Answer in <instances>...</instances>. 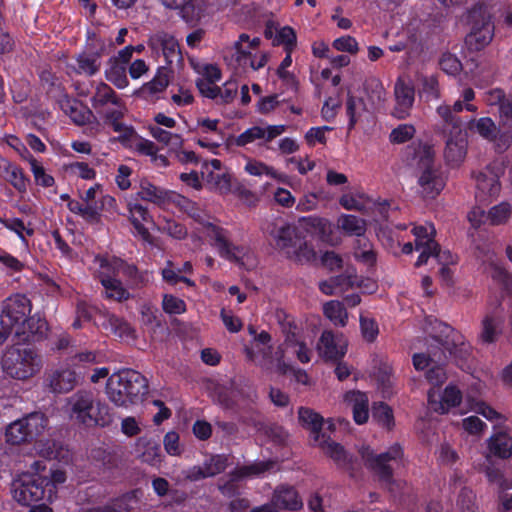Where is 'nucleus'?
<instances>
[{
  "instance_id": "obj_1",
  "label": "nucleus",
  "mask_w": 512,
  "mask_h": 512,
  "mask_svg": "<svg viewBox=\"0 0 512 512\" xmlns=\"http://www.w3.org/2000/svg\"><path fill=\"white\" fill-rule=\"evenodd\" d=\"M172 202L206 229L207 236L213 241V246L221 257L234 261L239 265H245V261L250 258V250L245 246H237L231 243L227 238L226 232L213 224L211 216L204 209L197 203L179 194L174 195Z\"/></svg>"
},
{
  "instance_id": "obj_2",
  "label": "nucleus",
  "mask_w": 512,
  "mask_h": 512,
  "mask_svg": "<svg viewBox=\"0 0 512 512\" xmlns=\"http://www.w3.org/2000/svg\"><path fill=\"white\" fill-rule=\"evenodd\" d=\"M69 419L86 427H105L112 423L110 407L90 389H80L73 393L65 406Z\"/></svg>"
},
{
  "instance_id": "obj_3",
  "label": "nucleus",
  "mask_w": 512,
  "mask_h": 512,
  "mask_svg": "<svg viewBox=\"0 0 512 512\" xmlns=\"http://www.w3.org/2000/svg\"><path fill=\"white\" fill-rule=\"evenodd\" d=\"M105 394L114 406L128 408L148 394V381L136 370L123 369L108 377Z\"/></svg>"
},
{
  "instance_id": "obj_4",
  "label": "nucleus",
  "mask_w": 512,
  "mask_h": 512,
  "mask_svg": "<svg viewBox=\"0 0 512 512\" xmlns=\"http://www.w3.org/2000/svg\"><path fill=\"white\" fill-rule=\"evenodd\" d=\"M260 39L250 38L246 33L239 35L237 41L223 49V58L232 69L242 73L249 69L256 71L263 68L268 62L265 53H258Z\"/></svg>"
},
{
  "instance_id": "obj_5",
  "label": "nucleus",
  "mask_w": 512,
  "mask_h": 512,
  "mask_svg": "<svg viewBox=\"0 0 512 512\" xmlns=\"http://www.w3.org/2000/svg\"><path fill=\"white\" fill-rule=\"evenodd\" d=\"M41 356L31 348L12 346L5 350L1 359L3 373L15 380H27L42 369Z\"/></svg>"
},
{
  "instance_id": "obj_6",
  "label": "nucleus",
  "mask_w": 512,
  "mask_h": 512,
  "mask_svg": "<svg viewBox=\"0 0 512 512\" xmlns=\"http://www.w3.org/2000/svg\"><path fill=\"white\" fill-rule=\"evenodd\" d=\"M436 112L443 122V131L447 134L444 157L448 163L458 165L467 152V138L462 130L461 119L452 115L449 105H440Z\"/></svg>"
},
{
  "instance_id": "obj_7",
  "label": "nucleus",
  "mask_w": 512,
  "mask_h": 512,
  "mask_svg": "<svg viewBox=\"0 0 512 512\" xmlns=\"http://www.w3.org/2000/svg\"><path fill=\"white\" fill-rule=\"evenodd\" d=\"M31 302L24 294H14L8 297L2 305L0 326L13 329L15 336L35 333L32 328L33 319L29 318Z\"/></svg>"
},
{
  "instance_id": "obj_8",
  "label": "nucleus",
  "mask_w": 512,
  "mask_h": 512,
  "mask_svg": "<svg viewBox=\"0 0 512 512\" xmlns=\"http://www.w3.org/2000/svg\"><path fill=\"white\" fill-rule=\"evenodd\" d=\"M48 427V418L41 412H32L10 423L5 429V441L10 445L31 442Z\"/></svg>"
},
{
  "instance_id": "obj_9",
  "label": "nucleus",
  "mask_w": 512,
  "mask_h": 512,
  "mask_svg": "<svg viewBox=\"0 0 512 512\" xmlns=\"http://www.w3.org/2000/svg\"><path fill=\"white\" fill-rule=\"evenodd\" d=\"M323 219L316 217H304L298 221V225L294 224H282L280 226H274L270 231L269 235L275 242L278 249L282 250L287 257L291 256V252H295V246L298 245L300 238V228L308 226L320 227L323 225Z\"/></svg>"
},
{
  "instance_id": "obj_10",
  "label": "nucleus",
  "mask_w": 512,
  "mask_h": 512,
  "mask_svg": "<svg viewBox=\"0 0 512 512\" xmlns=\"http://www.w3.org/2000/svg\"><path fill=\"white\" fill-rule=\"evenodd\" d=\"M434 152L429 146H421L415 156L418 166L422 170L418 183L425 197L434 198L444 187L443 179L433 168Z\"/></svg>"
},
{
  "instance_id": "obj_11",
  "label": "nucleus",
  "mask_w": 512,
  "mask_h": 512,
  "mask_svg": "<svg viewBox=\"0 0 512 512\" xmlns=\"http://www.w3.org/2000/svg\"><path fill=\"white\" fill-rule=\"evenodd\" d=\"M415 236V249L420 251V255L416 261V266L427 263L429 257H435L440 263H452V255L447 252H441L438 244L434 241L435 228L432 224L425 226H417L412 230Z\"/></svg>"
},
{
  "instance_id": "obj_12",
  "label": "nucleus",
  "mask_w": 512,
  "mask_h": 512,
  "mask_svg": "<svg viewBox=\"0 0 512 512\" xmlns=\"http://www.w3.org/2000/svg\"><path fill=\"white\" fill-rule=\"evenodd\" d=\"M42 476L22 474L13 480L11 493L13 499L21 505H30L41 500L48 501V492Z\"/></svg>"
},
{
  "instance_id": "obj_13",
  "label": "nucleus",
  "mask_w": 512,
  "mask_h": 512,
  "mask_svg": "<svg viewBox=\"0 0 512 512\" xmlns=\"http://www.w3.org/2000/svg\"><path fill=\"white\" fill-rule=\"evenodd\" d=\"M83 376V371L72 367L67 361L45 373L44 385L54 394H65L77 387L81 383Z\"/></svg>"
},
{
  "instance_id": "obj_14",
  "label": "nucleus",
  "mask_w": 512,
  "mask_h": 512,
  "mask_svg": "<svg viewBox=\"0 0 512 512\" xmlns=\"http://www.w3.org/2000/svg\"><path fill=\"white\" fill-rule=\"evenodd\" d=\"M471 31L466 37L467 45L473 50H481L487 46L494 35V26L490 15L482 6L470 12Z\"/></svg>"
},
{
  "instance_id": "obj_15",
  "label": "nucleus",
  "mask_w": 512,
  "mask_h": 512,
  "mask_svg": "<svg viewBox=\"0 0 512 512\" xmlns=\"http://www.w3.org/2000/svg\"><path fill=\"white\" fill-rule=\"evenodd\" d=\"M359 453L364 464L378 474L381 480L386 482L390 481L392 475L388 462L396 461L403 455L402 448L398 444L391 446L387 452L378 455H375L374 452L366 446H362Z\"/></svg>"
},
{
  "instance_id": "obj_16",
  "label": "nucleus",
  "mask_w": 512,
  "mask_h": 512,
  "mask_svg": "<svg viewBox=\"0 0 512 512\" xmlns=\"http://www.w3.org/2000/svg\"><path fill=\"white\" fill-rule=\"evenodd\" d=\"M148 46L156 56H163L169 65L182 60L178 41L167 32L157 31L150 35Z\"/></svg>"
},
{
  "instance_id": "obj_17",
  "label": "nucleus",
  "mask_w": 512,
  "mask_h": 512,
  "mask_svg": "<svg viewBox=\"0 0 512 512\" xmlns=\"http://www.w3.org/2000/svg\"><path fill=\"white\" fill-rule=\"evenodd\" d=\"M395 106L393 115L398 119H405L410 115L414 101L415 90L413 83L404 77H399L394 85Z\"/></svg>"
},
{
  "instance_id": "obj_18",
  "label": "nucleus",
  "mask_w": 512,
  "mask_h": 512,
  "mask_svg": "<svg viewBox=\"0 0 512 512\" xmlns=\"http://www.w3.org/2000/svg\"><path fill=\"white\" fill-rule=\"evenodd\" d=\"M202 177L212 190L221 194H226L231 190V175L222 168V163L218 159L205 163Z\"/></svg>"
},
{
  "instance_id": "obj_19",
  "label": "nucleus",
  "mask_w": 512,
  "mask_h": 512,
  "mask_svg": "<svg viewBox=\"0 0 512 512\" xmlns=\"http://www.w3.org/2000/svg\"><path fill=\"white\" fill-rule=\"evenodd\" d=\"M285 131V125L253 126L238 135L235 139V144L240 147L256 141H260L262 144H267L283 134Z\"/></svg>"
},
{
  "instance_id": "obj_20",
  "label": "nucleus",
  "mask_w": 512,
  "mask_h": 512,
  "mask_svg": "<svg viewBox=\"0 0 512 512\" xmlns=\"http://www.w3.org/2000/svg\"><path fill=\"white\" fill-rule=\"evenodd\" d=\"M470 129L488 141H497L499 149L506 150L512 143V129L497 138L498 128L490 117H482L470 122Z\"/></svg>"
},
{
  "instance_id": "obj_21",
  "label": "nucleus",
  "mask_w": 512,
  "mask_h": 512,
  "mask_svg": "<svg viewBox=\"0 0 512 512\" xmlns=\"http://www.w3.org/2000/svg\"><path fill=\"white\" fill-rule=\"evenodd\" d=\"M462 393L454 385H448L443 393L435 389L428 392V403L430 408L440 414L447 413L451 408L461 403Z\"/></svg>"
},
{
  "instance_id": "obj_22",
  "label": "nucleus",
  "mask_w": 512,
  "mask_h": 512,
  "mask_svg": "<svg viewBox=\"0 0 512 512\" xmlns=\"http://www.w3.org/2000/svg\"><path fill=\"white\" fill-rule=\"evenodd\" d=\"M347 343L341 335H335L331 331H324L317 344L319 354L326 360L336 361L346 353Z\"/></svg>"
},
{
  "instance_id": "obj_23",
  "label": "nucleus",
  "mask_w": 512,
  "mask_h": 512,
  "mask_svg": "<svg viewBox=\"0 0 512 512\" xmlns=\"http://www.w3.org/2000/svg\"><path fill=\"white\" fill-rule=\"evenodd\" d=\"M96 112L103 118L106 124L112 126L115 132L123 133L125 137L133 133L131 128L120 121L126 112V106L121 99L117 101V104L105 106Z\"/></svg>"
},
{
  "instance_id": "obj_24",
  "label": "nucleus",
  "mask_w": 512,
  "mask_h": 512,
  "mask_svg": "<svg viewBox=\"0 0 512 512\" xmlns=\"http://www.w3.org/2000/svg\"><path fill=\"white\" fill-rule=\"evenodd\" d=\"M95 263L99 266V268L107 269L113 274L122 273L123 275L131 278L135 285H138L145 280V275L140 274L134 265L126 264L121 259H108L98 256L95 258Z\"/></svg>"
},
{
  "instance_id": "obj_25",
  "label": "nucleus",
  "mask_w": 512,
  "mask_h": 512,
  "mask_svg": "<svg viewBox=\"0 0 512 512\" xmlns=\"http://www.w3.org/2000/svg\"><path fill=\"white\" fill-rule=\"evenodd\" d=\"M489 453L485 456L489 462L491 456L507 459L512 455V437L504 430L495 432L487 440Z\"/></svg>"
},
{
  "instance_id": "obj_26",
  "label": "nucleus",
  "mask_w": 512,
  "mask_h": 512,
  "mask_svg": "<svg viewBox=\"0 0 512 512\" xmlns=\"http://www.w3.org/2000/svg\"><path fill=\"white\" fill-rule=\"evenodd\" d=\"M129 219L136 233L141 239L149 244L153 243V237L143 222L151 221V216L146 207L139 203H128Z\"/></svg>"
},
{
  "instance_id": "obj_27",
  "label": "nucleus",
  "mask_w": 512,
  "mask_h": 512,
  "mask_svg": "<svg viewBox=\"0 0 512 512\" xmlns=\"http://www.w3.org/2000/svg\"><path fill=\"white\" fill-rule=\"evenodd\" d=\"M113 274L107 269L99 268L98 277L105 289V297L116 301H124L129 299V292L123 287L122 283L115 278Z\"/></svg>"
},
{
  "instance_id": "obj_28",
  "label": "nucleus",
  "mask_w": 512,
  "mask_h": 512,
  "mask_svg": "<svg viewBox=\"0 0 512 512\" xmlns=\"http://www.w3.org/2000/svg\"><path fill=\"white\" fill-rule=\"evenodd\" d=\"M345 404L351 408L354 421L361 425L369 418L368 397L360 391H350L344 396Z\"/></svg>"
},
{
  "instance_id": "obj_29",
  "label": "nucleus",
  "mask_w": 512,
  "mask_h": 512,
  "mask_svg": "<svg viewBox=\"0 0 512 512\" xmlns=\"http://www.w3.org/2000/svg\"><path fill=\"white\" fill-rule=\"evenodd\" d=\"M100 55L79 54L72 62L68 63V73H76L80 75L93 76L100 70Z\"/></svg>"
},
{
  "instance_id": "obj_30",
  "label": "nucleus",
  "mask_w": 512,
  "mask_h": 512,
  "mask_svg": "<svg viewBox=\"0 0 512 512\" xmlns=\"http://www.w3.org/2000/svg\"><path fill=\"white\" fill-rule=\"evenodd\" d=\"M138 195L144 201H149L155 205L163 206L172 202L175 193L155 186L148 180H142L140 182Z\"/></svg>"
},
{
  "instance_id": "obj_31",
  "label": "nucleus",
  "mask_w": 512,
  "mask_h": 512,
  "mask_svg": "<svg viewBox=\"0 0 512 512\" xmlns=\"http://www.w3.org/2000/svg\"><path fill=\"white\" fill-rule=\"evenodd\" d=\"M503 320L501 317L487 314L481 321V331L478 336L482 344H492L502 333Z\"/></svg>"
},
{
  "instance_id": "obj_32",
  "label": "nucleus",
  "mask_w": 512,
  "mask_h": 512,
  "mask_svg": "<svg viewBox=\"0 0 512 512\" xmlns=\"http://www.w3.org/2000/svg\"><path fill=\"white\" fill-rule=\"evenodd\" d=\"M298 419L304 428L311 431L315 443L322 438L323 417L320 414L310 408L301 407L298 410Z\"/></svg>"
},
{
  "instance_id": "obj_33",
  "label": "nucleus",
  "mask_w": 512,
  "mask_h": 512,
  "mask_svg": "<svg viewBox=\"0 0 512 512\" xmlns=\"http://www.w3.org/2000/svg\"><path fill=\"white\" fill-rule=\"evenodd\" d=\"M246 356L266 371L273 370L272 347L252 343L251 347L245 348Z\"/></svg>"
},
{
  "instance_id": "obj_34",
  "label": "nucleus",
  "mask_w": 512,
  "mask_h": 512,
  "mask_svg": "<svg viewBox=\"0 0 512 512\" xmlns=\"http://www.w3.org/2000/svg\"><path fill=\"white\" fill-rule=\"evenodd\" d=\"M272 502L274 506L288 510H297L302 506V501L297 492L291 487H280L277 489Z\"/></svg>"
},
{
  "instance_id": "obj_35",
  "label": "nucleus",
  "mask_w": 512,
  "mask_h": 512,
  "mask_svg": "<svg viewBox=\"0 0 512 512\" xmlns=\"http://www.w3.org/2000/svg\"><path fill=\"white\" fill-rule=\"evenodd\" d=\"M118 100H120V98L117 96L115 91L106 83L100 82L96 85L91 103L94 110L97 111L105 106L117 104Z\"/></svg>"
},
{
  "instance_id": "obj_36",
  "label": "nucleus",
  "mask_w": 512,
  "mask_h": 512,
  "mask_svg": "<svg viewBox=\"0 0 512 512\" xmlns=\"http://www.w3.org/2000/svg\"><path fill=\"white\" fill-rule=\"evenodd\" d=\"M103 326L120 339L128 341L135 338L133 328L126 321L115 315H108Z\"/></svg>"
},
{
  "instance_id": "obj_37",
  "label": "nucleus",
  "mask_w": 512,
  "mask_h": 512,
  "mask_svg": "<svg viewBox=\"0 0 512 512\" xmlns=\"http://www.w3.org/2000/svg\"><path fill=\"white\" fill-rule=\"evenodd\" d=\"M137 448L140 459L148 464L156 465L160 462V446L157 442L146 438H139Z\"/></svg>"
},
{
  "instance_id": "obj_38",
  "label": "nucleus",
  "mask_w": 512,
  "mask_h": 512,
  "mask_svg": "<svg viewBox=\"0 0 512 512\" xmlns=\"http://www.w3.org/2000/svg\"><path fill=\"white\" fill-rule=\"evenodd\" d=\"M103 360V355L99 351H81L71 356L68 359V362L72 367H75L77 370H81L84 373L86 369L91 367L92 365L99 364Z\"/></svg>"
},
{
  "instance_id": "obj_39",
  "label": "nucleus",
  "mask_w": 512,
  "mask_h": 512,
  "mask_svg": "<svg viewBox=\"0 0 512 512\" xmlns=\"http://www.w3.org/2000/svg\"><path fill=\"white\" fill-rule=\"evenodd\" d=\"M338 226L348 235L358 238H362L366 232L365 220L355 215H341L338 218Z\"/></svg>"
},
{
  "instance_id": "obj_40",
  "label": "nucleus",
  "mask_w": 512,
  "mask_h": 512,
  "mask_svg": "<svg viewBox=\"0 0 512 512\" xmlns=\"http://www.w3.org/2000/svg\"><path fill=\"white\" fill-rule=\"evenodd\" d=\"M324 315L335 325L344 327L348 322V313L344 305L336 300H331L323 305Z\"/></svg>"
},
{
  "instance_id": "obj_41",
  "label": "nucleus",
  "mask_w": 512,
  "mask_h": 512,
  "mask_svg": "<svg viewBox=\"0 0 512 512\" xmlns=\"http://www.w3.org/2000/svg\"><path fill=\"white\" fill-rule=\"evenodd\" d=\"M478 191L488 196H496L500 191L498 177L491 171L481 172L476 177Z\"/></svg>"
},
{
  "instance_id": "obj_42",
  "label": "nucleus",
  "mask_w": 512,
  "mask_h": 512,
  "mask_svg": "<svg viewBox=\"0 0 512 512\" xmlns=\"http://www.w3.org/2000/svg\"><path fill=\"white\" fill-rule=\"evenodd\" d=\"M243 169L247 174L255 177L268 176L273 179L281 178V175L273 167L254 158H246V163Z\"/></svg>"
},
{
  "instance_id": "obj_43",
  "label": "nucleus",
  "mask_w": 512,
  "mask_h": 512,
  "mask_svg": "<svg viewBox=\"0 0 512 512\" xmlns=\"http://www.w3.org/2000/svg\"><path fill=\"white\" fill-rule=\"evenodd\" d=\"M442 345L450 355L459 359H466L471 354L470 344L466 343L463 337L457 333H453L451 340H446Z\"/></svg>"
},
{
  "instance_id": "obj_44",
  "label": "nucleus",
  "mask_w": 512,
  "mask_h": 512,
  "mask_svg": "<svg viewBox=\"0 0 512 512\" xmlns=\"http://www.w3.org/2000/svg\"><path fill=\"white\" fill-rule=\"evenodd\" d=\"M109 63L110 66L105 71L106 79L119 89L127 87L129 82L126 76V66L117 60H110Z\"/></svg>"
},
{
  "instance_id": "obj_45",
  "label": "nucleus",
  "mask_w": 512,
  "mask_h": 512,
  "mask_svg": "<svg viewBox=\"0 0 512 512\" xmlns=\"http://www.w3.org/2000/svg\"><path fill=\"white\" fill-rule=\"evenodd\" d=\"M316 444L322 449V451L331 457L338 464H344L347 460V455L344 448L330 440L329 438L322 435V438L316 442Z\"/></svg>"
},
{
  "instance_id": "obj_46",
  "label": "nucleus",
  "mask_w": 512,
  "mask_h": 512,
  "mask_svg": "<svg viewBox=\"0 0 512 512\" xmlns=\"http://www.w3.org/2000/svg\"><path fill=\"white\" fill-rule=\"evenodd\" d=\"M364 88L366 95L373 106L380 107L385 102L386 90L379 79L371 78L367 80Z\"/></svg>"
},
{
  "instance_id": "obj_47",
  "label": "nucleus",
  "mask_w": 512,
  "mask_h": 512,
  "mask_svg": "<svg viewBox=\"0 0 512 512\" xmlns=\"http://www.w3.org/2000/svg\"><path fill=\"white\" fill-rule=\"evenodd\" d=\"M512 214V207L507 202H501L498 205L493 206L487 212L486 220L491 225H503L506 224Z\"/></svg>"
},
{
  "instance_id": "obj_48",
  "label": "nucleus",
  "mask_w": 512,
  "mask_h": 512,
  "mask_svg": "<svg viewBox=\"0 0 512 512\" xmlns=\"http://www.w3.org/2000/svg\"><path fill=\"white\" fill-rule=\"evenodd\" d=\"M354 257L356 260L364 263L365 265L371 266L374 264L376 255L371 243L367 238L362 237L356 240Z\"/></svg>"
},
{
  "instance_id": "obj_49",
  "label": "nucleus",
  "mask_w": 512,
  "mask_h": 512,
  "mask_svg": "<svg viewBox=\"0 0 512 512\" xmlns=\"http://www.w3.org/2000/svg\"><path fill=\"white\" fill-rule=\"evenodd\" d=\"M162 4L170 9H179L182 18L186 21H194L199 18L193 0H161Z\"/></svg>"
},
{
  "instance_id": "obj_50",
  "label": "nucleus",
  "mask_w": 512,
  "mask_h": 512,
  "mask_svg": "<svg viewBox=\"0 0 512 512\" xmlns=\"http://www.w3.org/2000/svg\"><path fill=\"white\" fill-rule=\"evenodd\" d=\"M446 359L444 351H430L428 355L416 353L413 355V365L416 370H423L430 364H441Z\"/></svg>"
},
{
  "instance_id": "obj_51",
  "label": "nucleus",
  "mask_w": 512,
  "mask_h": 512,
  "mask_svg": "<svg viewBox=\"0 0 512 512\" xmlns=\"http://www.w3.org/2000/svg\"><path fill=\"white\" fill-rule=\"evenodd\" d=\"M42 477L45 479L44 486L48 492V502H51L56 497L57 485L66 481V474L60 469H55Z\"/></svg>"
},
{
  "instance_id": "obj_52",
  "label": "nucleus",
  "mask_w": 512,
  "mask_h": 512,
  "mask_svg": "<svg viewBox=\"0 0 512 512\" xmlns=\"http://www.w3.org/2000/svg\"><path fill=\"white\" fill-rule=\"evenodd\" d=\"M68 209L77 215H80L86 220L94 221L98 218L99 209L97 205H88L85 202L81 203L76 200H70L68 202Z\"/></svg>"
},
{
  "instance_id": "obj_53",
  "label": "nucleus",
  "mask_w": 512,
  "mask_h": 512,
  "mask_svg": "<svg viewBox=\"0 0 512 512\" xmlns=\"http://www.w3.org/2000/svg\"><path fill=\"white\" fill-rule=\"evenodd\" d=\"M8 181L19 192H26L29 179L25 176L23 170L16 165H8L6 168Z\"/></svg>"
},
{
  "instance_id": "obj_54",
  "label": "nucleus",
  "mask_w": 512,
  "mask_h": 512,
  "mask_svg": "<svg viewBox=\"0 0 512 512\" xmlns=\"http://www.w3.org/2000/svg\"><path fill=\"white\" fill-rule=\"evenodd\" d=\"M149 131L154 139L167 146L179 147L182 144V138L180 135L173 134L159 126H150Z\"/></svg>"
},
{
  "instance_id": "obj_55",
  "label": "nucleus",
  "mask_w": 512,
  "mask_h": 512,
  "mask_svg": "<svg viewBox=\"0 0 512 512\" xmlns=\"http://www.w3.org/2000/svg\"><path fill=\"white\" fill-rule=\"evenodd\" d=\"M365 111V105L362 99L349 96L346 101V112L349 117V128H353L358 119Z\"/></svg>"
},
{
  "instance_id": "obj_56",
  "label": "nucleus",
  "mask_w": 512,
  "mask_h": 512,
  "mask_svg": "<svg viewBox=\"0 0 512 512\" xmlns=\"http://www.w3.org/2000/svg\"><path fill=\"white\" fill-rule=\"evenodd\" d=\"M372 418L384 428L390 429L393 426L392 411L389 406L384 403H378L373 406Z\"/></svg>"
},
{
  "instance_id": "obj_57",
  "label": "nucleus",
  "mask_w": 512,
  "mask_h": 512,
  "mask_svg": "<svg viewBox=\"0 0 512 512\" xmlns=\"http://www.w3.org/2000/svg\"><path fill=\"white\" fill-rule=\"evenodd\" d=\"M360 330L362 337L367 342H374L379 334V327L374 318L367 315H360Z\"/></svg>"
},
{
  "instance_id": "obj_58",
  "label": "nucleus",
  "mask_w": 512,
  "mask_h": 512,
  "mask_svg": "<svg viewBox=\"0 0 512 512\" xmlns=\"http://www.w3.org/2000/svg\"><path fill=\"white\" fill-rule=\"evenodd\" d=\"M338 288L341 290H347L354 286L362 287L363 281H360L358 276L356 275V271L354 268H347L346 271L338 276L332 277Z\"/></svg>"
},
{
  "instance_id": "obj_59",
  "label": "nucleus",
  "mask_w": 512,
  "mask_h": 512,
  "mask_svg": "<svg viewBox=\"0 0 512 512\" xmlns=\"http://www.w3.org/2000/svg\"><path fill=\"white\" fill-rule=\"evenodd\" d=\"M216 104H229L231 103L238 92V83L235 80L226 81L223 86H218Z\"/></svg>"
},
{
  "instance_id": "obj_60",
  "label": "nucleus",
  "mask_w": 512,
  "mask_h": 512,
  "mask_svg": "<svg viewBox=\"0 0 512 512\" xmlns=\"http://www.w3.org/2000/svg\"><path fill=\"white\" fill-rule=\"evenodd\" d=\"M169 70L167 68H160L154 78L145 85V89L150 93H159L166 89L169 84Z\"/></svg>"
},
{
  "instance_id": "obj_61",
  "label": "nucleus",
  "mask_w": 512,
  "mask_h": 512,
  "mask_svg": "<svg viewBox=\"0 0 512 512\" xmlns=\"http://www.w3.org/2000/svg\"><path fill=\"white\" fill-rule=\"evenodd\" d=\"M37 185L51 187L54 184V178L47 174L44 167L33 157L29 161Z\"/></svg>"
},
{
  "instance_id": "obj_62",
  "label": "nucleus",
  "mask_w": 512,
  "mask_h": 512,
  "mask_svg": "<svg viewBox=\"0 0 512 512\" xmlns=\"http://www.w3.org/2000/svg\"><path fill=\"white\" fill-rule=\"evenodd\" d=\"M227 466V458L222 455H215L206 460L202 464L204 473L208 477H213L225 470Z\"/></svg>"
},
{
  "instance_id": "obj_63",
  "label": "nucleus",
  "mask_w": 512,
  "mask_h": 512,
  "mask_svg": "<svg viewBox=\"0 0 512 512\" xmlns=\"http://www.w3.org/2000/svg\"><path fill=\"white\" fill-rule=\"evenodd\" d=\"M158 230L178 240L185 238L187 235V230L181 223L169 219H165L163 223L159 224Z\"/></svg>"
},
{
  "instance_id": "obj_64",
  "label": "nucleus",
  "mask_w": 512,
  "mask_h": 512,
  "mask_svg": "<svg viewBox=\"0 0 512 512\" xmlns=\"http://www.w3.org/2000/svg\"><path fill=\"white\" fill-rule=\"evenodd\" d=\"M332 47L337 51L346 52L351 55H356L360 49L357 40L350 35L336 38L332 42Z\"/></svg>"
}]
</instances>
